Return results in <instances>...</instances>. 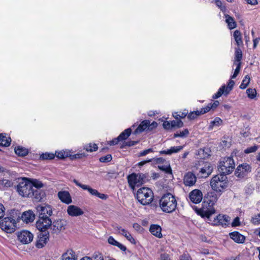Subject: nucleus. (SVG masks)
<instances>
[{"mask_svg": "<svg viewBox=\"0 0 260 260\" xmlns=\"http://www.w3.org/2000/svg\"><path fill=\"white\" fill-rule=\"evenodd\" d=\"M217 199V194L213 191L208 192L205 196L204 203L208 205L209 208H203L200 210L199 213L202 217L209 218L215 213V210L212 206L216 202Z\"/></svg>", "mask_w": 260, "mask_h": 260, "instance_id": "f257e3e1", "label": "nucleus"}, {"mask_svg": "<svg viewBox=\"0 0 260 260\" xmlns=\"http://www.w3.org/2000/svg\"><path fill=\"white\" fill-rule=\"evenodd\" d=\"M159 204L164 212L170 213L176 210L177 202L174 196L171 193H167L161 197Z\"/></svg>", "mask_w": 260, "mask_h": 260, "instance_id": "f03ea898", "label": "nucleus"}, {"mask_svg": "<svg viewBox=\"0 0 260 260\" xmlns=\"http://www.w3.org/2000/svg\"><path fill=\"white\" fill-rule=\"evenodd\" d=\"M153 192L148 187H142L139 189L136 193V198L142 205H147L153 200Z\"/></svg>", "mask_w": 260, "mask_h": 260, "instance_id": "7ed1b4c3", "label": "nucleus"}, {"mask_svg": "<svg viewBox=\"0 0 260 260\" xmlns=\"http://www.w3.org/2000/svg\"><path fill=\"white\" fill-rule=\"evenodd\" d=\"M17 191L23 197H29L32 192V183L27 178L19 179Z\"/></svg>", "mask_w": 260, "mask_h": 260, "instance_id": "20e7f679", "label": "nucleus"}, {"mask_svg": "<svg viewBox=\"0 0 260 260\" xmlns=\"http://www.w3.org/2000/svg\"><path fill=\"white\" fill-rule=\"evenodd\" d=\"M219 171L223 175L226 176L231 174L235 169V165L232 157H224L219 162Z\"/></svg>", "mask_w": 260, "mask_h": 260, "instance_id": "39448f33", "label": "nucleus"}, {"mask_svg": "<svg viewBox=\"0 0 260 260\" xmlns=\"http://www.w3.org/2000/svg\"><path fill=\"white\" fill-rule=\"evenodd\" d=\"M226 178L225 175L221 173L215 175L210 182L212 188L216 191H221L226 187Z\"/></svg>", "mask_w": 260, "mask_h": 260, "instance_id": "423d86ee", "label": "nucleus"}, {"mask_svg": "<svg viewBox=\"0 0 260 260\" xmlns=\"http://www.w3.org/2000/svg\"><path fill=\"white\" fill-rule=\"evenodd\" d=\"M146 176L143 174L133 173L127 176L129 186L134 190L136 186H139L145 182Z\"/></svg>", "mask_w": 260, "mask_h": 260, "instance_id": "0eeeda50", "label": "nucleus"}, {"mask_svg": "<svg viewBox=\"0 0 260 260\" xmlns=\"http://www.w3.org/2000/svg\"><path fill=\"white\" fill-rule=\"evenodd\" d=\"M157 125V123L155 121H153L152 123H150V121L148 120H143L135 130L134 134L137 135L140 134L145 131L149 132L152 131L155 129Z\"/></svg>", "mask_w": 260, "mask_h": 260, "instance_id": "6e6552de", "label": "nucleus"}, {"mask_svg": "<svg viewBox=\"0 0 260 260\" xmlns=\"http://www.w3.org/2000/svg\"><path fill=\"white\" fill-rule=\"evenodd\" d=\"M16 222L12 217H6L0 223V228L8 233H12L15 230Z\"/></svg>", "mask_w": 260, "mask_h": 260, "instance_id": "1a4fd4ad", "label": "nucleus"}, {"mask_svg": "<svg viewBox=\"0 0 260 260\" xmlns=\"http://www.w3.org/2000/svg\"><path fill=\"white\" fill-rule=\"evenodd\" d=\"M219 105L218 101H214L213 103H210L207 106L201 109V111H190L189 113L186 110H184L182 114H205L210 111H213Z\"/></svg>", "mask_w": 260, "mask_h": 260, "instance_id": "9d476101", "label": "nucleus"}, {"mask_svg": "<svg viewBox=\"0 0 260 260\" xmlns=\"http://www.w3.org/2000/svg\"><path fill=\"white\" fill-rule=\"evenodd\" d=\"M176 120L172 121L165 120L162 123L163 128L167 131H172L176 128H180L183 126V122L178 119L177 116H174Z\"/></svg>", "mask_w": 260, "mask_h": 260, "instance_id": "9b49d317", "label": "nucleus"}, {"mask_svg": "<svg viewBox=\"0 0 260 260\" xmlns=\"http://www.w3.org/2000/svg\"><path fill=\"white\" fill-rule=\"evenodd\" d=\"M52 221L49 217H39L36 222V227L40 232H46V231L50 228Z\"/></svg>", "mask_w": 260, "mask_h": 260, "instance_id": "f8f14e48", "label": "nucleus"}, {"mask_svg": "<svg viewBox=\"0 0 260 260\" xmlns=\"http://www.w3.org/2000/svg\"><path fill=\"white\" fill-rule=\"evenodd\" d=\"M17 237L19 241L24 244L30 243L34 238L32 234L26 230L22 231L18 233Z\"/></svg>", "mask_w": 260, "mask_h": 260, "instance_id": "ddd939ff", "label": "nucleus"}, {"mask_svg": "<svg viewBox=\"0 0 260 260\" xmlns=\"http://www.w3.org/2000/svg\"><path fill=\"white\" fill-rule=\"evenodd\" d=\"M251 172V167L246 164L238 166L235 172V175L238 178H242Z\"/></svg>", "mask_w": 260, "mask_h": 260, "instance_id": "4468645a", "label": "nucleus"}, {"mask_svg": "<svg viewBox=\"0 0 260 260\" xmlns=\"http://www.w3.org/2000/svg\"><path fill=\"white\" fill-rule=\"evenodd\" d=\"M66 222L62 219H58L54 220L51 223L50 229L54 233H58L62 230L65 229Z\"/></svg>", "mask_w": 260, "mask_h": 260, "instance_id": "2eb2a0df", "label": "nucleus"}, {"mask_svg": "<svg viewBox=\"0 0 260 260\" xmlns=\"http://www.w3.org/2000/svg\"><path fill=\"white\" fill-rule=\"evenodd\" d=\"M37 210L39 213V217L40 218L49 217L52 214V208L49 205L38 206Z\"/></svg>", "mask_w": 260, "mask_h": 260, "instance_id": "dca6fc26", "label": "nucleus"}, {"mask_svg": "<svg viewBox=\"0 0 260 260\" xmlns=\"http://www.w3.org/2000/svg\"><path fill=\"white\" fill-rule=\"evenodd\" d=\"M197 181L196 175L192 172L186 173L183 177V183L186 186H192L194 185Z\"/></svg>", "mask_w": 260, "mask_h": 260, "instance_id": "f3484780", "label": "nucleus"}, {"mask_svg": "<svg viewBox=\"0 0 260 260\" xmlns=\"http://www.w3.org/2000/svg\"><path fill=\"white\" fill-rule=\"evenodd\" d=\"M189 197L192 203L198 204L203 199V193L199 189H196L189 193Z\"/></svg>", "mask_w": 260, "mask_h": 260, "instance_id": "a211bd4d", "label": "nucleus"}, {"mask_svg": "<svg viewBox=\"0 0 260 260\" xmlns=\"http://www.w3.org/2000/svg\"><path fill=\"white\" fill-rule=\"evenodd\" d=\"M43 233L42 232L38 235V239L37 240L36 246L38 248H42L47 243V240L49 238L48 232H44Z\"/></svg>", "mask_w": 260, "mask_h": 260, "instance_id": "6ab92c4d", "label": "nucleus"}, {"mask_svg": "<svg viewBox=\"0 0 260 260\" xmlns=\"http://www.w3.org/2000/svg\"><path fill=\"white\" fill-rule=\"evenodd\" d=\"M68 214L71 216H78L83 214V210L75 205H70L67 209Z\"/></svg>", "mask_w": 260, "mask_h": 260, "instance_id": "aec40b11", "label": "nucleus"}, {"mask_svg": "<svg viewBox=\"0 0 260 260\" xmlns=\"http://www.w3.org/2000/svg\"><path fill=\"white\" fill-rule=\"evenodd\" d=\"M57 196L61 201L66 204H69L72 202L71 195L68 191H59Z\"/></svg>", "mask_w": 260, "mask_h": 260, "instance_id": "412c9836", "label": "nucleus"}, {"mask_svg": "<svg viewBox=\"0 0 260 260\" xmlns=\"http://www.w3.org/2000/svg\"><path fill=\"white\" fill-rule=\"evenodd\" d=\"M45 192L41 189H34L32 188V192L29 197H33L36 201H41L45 197Z\"/></svg>", "mask_w": 260, "mask_h": 260, "instance_id": "4be33fe9", "label": "nucleus"}, {"mask_svg": "<svg viewBox=\"0 0 260 260\" xmlns=\"http://www.w3.org/2000/svg\"><path fill=\"white\" fill-rule=\"evenodd\" d=\"M35 217L34 213L31 210L24 212L21 216L22 219L26 223L32 222L35 219Z\"/></svg>", "mask_w": 260, "mask_h": 260, "instance_id": "5701e85b", "label": "nucleus"}, {"mask_svg": "<svg viewBox=\"0 0 260 260\" xmlns=\"http://www.w3.org/2000/svg\"><path fill=\"white\" fill-rule=\"evenodd\" d=\"M150 232L154 236L161 238L162 237L161 228L157 224H152L150 227Z\"/></svg>", "mask_w": 260, "mask_h": 260, "instance_id": "b1692460", "label": "nucleus"}, {"mask_svg": "<svg viewBox=\"0 0 260 260\" xmlns=\"http://www.w3.org/2000/svg\"><path fill=\"white\" fill-rule=\"evenodd\" d=\"M230 238L235 242L242 243L244 242L245 237L238 232H234L230 234Z\"/></svg>", "mask_w": 260, "mask_h": 260, "instance_id": "393cba45", "label": "nucleus"}, {"mask_svg": "<svg viewBox=\"0 0 260 260\" xmlns=\"http://www.w3.org/2000/svg\"><path fill=\"white\" fill-rule=\"evenodd\" d=\"M216 219L218 220L219 224L223 226H228L230 222V217L227 215H221L219 214L217 216Z\"/></svg>", "mask_w": 260, "mask_h": 260, "instance_id": "a878e982", "label": "nucleus"}, {"mask_svg": "<svg viewBox=\"0 0 260 260\" xmlns=\"http://www.w3.org/2000/svg\"><path fill=\"white\" fill-rule=\"evenodd\" d=\"M11 138L6 134H0V146L7 147L10 145Z\"/></svg>", "mask_w": 260, "mask_h": 260, "instance_id": "bb28decb", "label": "nucleus"}, {"mask_svg": "<svg viewBox=\"0 0 260 260\" xmlns=\"http://www.w3.org/2000/svg\"><path fill=\"white\" fill-rule=\"evenodd\" d=\"M62 260H77L75 252L72 249L68 250L62 255Z\"/></svg>", "mask_w": 260, "mask_h": 260, "instance_id": "cd10ccee", "label": "nucleus"}, {"mask_svg": "<svg viewBox=\"0 0 260 260\" xmlns=\"http://www.w3.org/2000/svg\"><path fill=\"white\" fill-rule=\"evenodd\" d=\"M135 127L134 124L131 127L125 129L118 136V138L120 141L126 140L132 133V129Z\"/></svg>", "mask_w": 260, "mask_h": 260, "instance_id": "c85d7f7f", "label": "nucleus"}, {"mask_svg": "<svg viewBox=\"0 0 260 260\" xmlns=\"http://www.w3.org/2000/svg\"><path fill=\"white\" fill-rule=\"evenodd\" d=\"M225 22L228 24V27L230 29L235 28L237 26L236 22L234 18L229 15H225Z\"/></svg>", "mask_w": 260, "mask_h": 260, "instance_id": "c756f323", "label": "nucleus"}, {"mask_svg": "<svg viewBox=\"0 0 260 260\" xmlns=\"http://www.w3.org/2000/svg\"><path fill=\"white\" fill-rule=\"evenodd\" d=\"M242 58V53L241 50L239 48H236L235 51V59L234 64H238L239 63L241 64V60Z\"/></svg>", "mask_w": 260, "mask_h": 260, "instance_id": "7c9ffc66", "label": "nucleus"}, {"mask_svg": "<svg viewBox=\"0 0 260 260\" xmlns=\"http://www.w3.org/2000/svg\"><path fill=\"white\" fill-rule=\"evenodd\" d=\"M15 152L20 156H24L28 154V150L22 146H17L15 148Z\"/></svg>", "mask_w": 260, "mask_h": 260, "instance_id": "2f4dec72", "label": "nucleus"}, {"mask_svg": "<svg viewBox=\"0 0 260 260\" xmlns=\"http://www.w3.org/2000/svg\"><path fill=\"white\" fill-rule=\"evenodd\" d=\"M233 37L236 42V44L238 46H240L243 44L241 34L239 30H236L234 32Z\"/></svg>", "mask_w": 260, "mask_h": 260, "instance_id": "473e14b6", "label": "nucleus"}, {"mask_svg": "<svg viewBox=\"0 0 260 260\" xmlns=\"http://www.w3.org/2000/svg\"><path fill=\"white\" fill-rule=\"evenodd\" d=\"M212 172V168L209 165L205 166V167L201 169L200 173L202 174V177H208Z\"/></svg>", "mask_w": 260, "mask_h": 260, "instance_id": "72a5a7b5", "label": "nucleus"}, {"mask_svg": "<svg viewBox=\"0 0 260 260\" xmlns=\"http://www.w3.org/2000/svg\"><path fill=\"white\" fill-rule=\"evenodd\" d=\"M12 185V182L9 180H0V190H4L6 188L11 187Z\"/></svg>", "mask_w": 260, "mask_h": 260, "instance_id": "f704fd0d", "label": "nucleus"}, {"mask_svg": "<svg viewBox=\"0 0 260 260\" xmlns=\"http://www.w3.org/2000/svg\"><path fill=\"white\" fill-rule=\"evenodd\" d=\"M222 120L219 117H216L214 120L211 121L209 128L212 129L214 127H217L222 125Z\"/></svg>", "mask_w": 260, "mask_h": 260, "instance_id": "c9c22d12", "label": "nucleus"}, {"mask_svg": "<svg viewBox=\"0 0 260 260\" xmlns=\"http://www.w3.org/2000/svg\"><path fill=\"white\" fill-rule=\"evenodd\" d=\"M165 165H160L158 166L159 170L164 171L167 174H172V169L168 162H166Z\"/></svg>", "mask_w": 260, "mask_h": 260, "instance_id": "e433bc0d", "label": "nucleus"}, {"mask_svg": "<svg viewBox=\"0 0 260 260\" xmlns=\"http://www.w3.org/2000/svg\"><path fill=\"white\" fill-rule=\"evenodd\" d=\"M98 147L96 144L89 143L84 146V149L87 152L95 151L98 150Z\"/></svg>", "mask_w": 260, "mask_h": 260, "instance_id": "4c0bfd02", "label": "nucleus"}, {"mask_svg": "<svg viewBox=\"0 0 260 260\" xmlns=\"http://www.w3.org/2000/svg\"><path fill=\"white\" fill-rule=\"evenodd\" d=\"M189 134V131L188 129L185 128L182 131L177 132L176 133L174 134V138L181 137L184 138L186 137Z\"/></svg>", "mask_w": 260, "mask_h": 260, "instance_id": "58836bf2", "label": "nucleus"}, {"mask_svg": "<svg viewBox=\"0 0 260 260\" xmlns=\"http://www.w3.org/2000/svg\"><path fill=\"white\" fill-rule=\"evenodd\" d=\"M250 80V77L248 75L245 76L240 85V88L242 89H245L248 85Z\"/></svg>", "mask_w": 260, "mask_h": 260, "instance_id": "ea45409f", "label": "nucleus"}, {"mask_svg": "<svg viewBox=\"0 0 260 260\" xmlns=\"http://www.w3.org/2000/svg\"><path fill=\"white\" fill-rule=\"evenodd\" d=\"M55 155L56 157L60 159H64L69 155V152L67 151H56Z\"/></svg>", "mask_w": 260, "mask_h": 260, "instance_id": "a19ab883", "label": "nucleus"}, {"mask_svg": "<svg viewBox=\"0 0 260 260\" xmlns=\"http://www.w3.org/2000/svg\"><path fill=\"white\" fill-rule=\"evenodd\" d=\"M55 154H54L53 153H48L46 152L40 155V159L42 160H50L54 158Z\"/></svg>", "mask_w": 260, "mask_h": 260, "instance_id": "79ce46f5", "label": "nucleus"}, {"mask_svg": "<svg viewBox=\"0 0 260 260\" xmlns=\"http://www.w3.org/2000/svg\"><path fill=\"white\" fill-rule=\"evenodd\" d=\"M225 86L224 85L221 86L219 89H218V91L213 95L212 98L213 99H217L221 96L222 94H225Z\"/></svg>", "mask_w": 260, "mask_h": 260, "instance_id": "37998d69", "label": "nucleus"}, {"mask_svg": "<svg viewBox=\"0 0 260 260\" xmlns=\"http://www.w3.org/2000/svg\"><path fill=\"white\" fill-rule=\"evenodd\" d=\"M246 93L248 97L251 99H254L256 95V91L255 89L248 88L246 90Z\"/></svg>", "mask_w": 260, "mask_h": 260, "instance_id": "c03bdc74", "label": "nucleus"}, {"mask_svg": "<svg viewBox=\"0 0 260 260\" xmlns=\"http://www.w3.org/2000/svg\"><path fill=\"white\" fill-rule=\"evenodd\" d=\"M234 84H235V82L233 80H229V81L228 82V86L225 87V88L224 89L225 94L227 95L229 93V92L232 90Z\"/></svg>", "mask_w": 260, "mask_h": 260, "instance_id": "a18cd8bd", "label": "nucleus"}, {"mask_svg": "<svg viewBox=\"0 0 260 260\" xmlns=\"http://www.w3.org/2000/svg\"><path fill=\"white\" fill-rule=\"evenodd\" d=\"M83 189L87 190L91 195L96 196L98 191L96 189L92 188L89 186L86 185L83 186Z\"/></svg>", "mask_w": 260, "mask_h": 260, "instance_id": "49530a36", "label": "nucleus"}, {"mask_svg": "<svg viewBox=\"0 0 260 260\" xmlns=\"http://www.w3.org/2000/svg\"><path fill=\"white\" fill-rule=\"evenodd\" d=\"M183 147L182 146L171 147L169 148V150H170L171 155H172L173 153H176L179 152L180 151H181L183 149Z\"/></svg>", "mask_w": 260, "mask_h": 260, "instance_id": "de8ad7c7", "label": "nucleus"}, {"mask_svg": "<svg viewBox=\"0 0 260 260\" xmlns=\"http://www.w3.org/2000/svg\"><path fill=\"white\" fill-rule=\"evenodd\" d=\"M112 156L110 154H107L105 156H102L100 158V161L101 162H108L112 160Z\"/></svg>", "mask_w": 260, "mask_h": 260, "instance_id": "09e8293b", "label": "nucleus"}, {"mask_svg": "<svg viewBox=\"0 0 260 260\" xmlns=\"http://www.w3.org/2000/svg\"><path fill=\"white\" fill-rule=\"evenodd\" d=\"M32 187H35L36 189H40L41 188L43 187V184L40 181L35 180L32 182Z\"/></svg>", "mask_w": 260, "mask_h": 260, "instance_id": "8fccbe9b", "label": "nucleus"}, {"mask_svg": "<svg viewBox=\"0 0 260 260\" xmlns=\"http://www.w3.org/2000/svg\"><path fill=\"white\" fill-rule=\"evenodd\" d=\"M87 155L84 153H77L74 155H71V158L72 159H80L83 157H85Z\"/></svg>", "mask_w": 260, "mask_h": 260, "instance_id": "3c124183", "label": "nucleus"}, {"mask_svg": "<svg viewBox=\"0 0 260 260\" xmlns=\"http://www.w3.org/2000/svg\"><path fill=\"white\" fill-rule=\"evenodd\" d=\"M251 222L252 223L257 225L260 223V214H258L251 218Z\"/></svg>", "mask_w": 260, "mask_h": 260, "instance_id": "603ef678", "label": "nucleus"}, {"mask_svg": "<svg viewBox=\"0 0 260 260\" xmlns=\"http://www.w3.org/2000/svg\"><path fill=\"white\" fill-rule=\"evenodd\" d=\"M215 4L216 5L220 8L221 11H225L226 10V7L222 5V3L220 0H215Z\"/></svg>", "mask_w": 260, "mask_h": 260, "instance_id": "864d4df0", "label": "nucleus"}, {"mask_svg": "<svg viewBox=\"0 0 260 260\" xmlns=\"http://www.w3.org/2000/svg\"><path fill=\"white\" fill-rule=\"evenodd\" d=\"M108 243L114 245L116 246L119 243L117 241H116L112 236H110L108 239Z\"/></svg>", "mask_w": 260, "mask_h": 260, "instance_id": "5fc2aeb1", "label": "nucleus"}, {"mask_svg": "<svg viewBox=\"0 0 260 260\" xmlns=\"http://www.w3.org/2000/svg\"><path fill=\"white\" fill-rule=\"evenodd\" d=\"M125 237L131 243H133V244H135L136 243L135 239L132 237V236L129 233V232L128 233H127V234H125Z\"/></svg>", "mask_w": 260, "mask_h": 260, "instance_id": "6e6d98bb", "label": "nucleus"}, {"mask_svg": "<svg viewBox=\"0 0 260 260\" xmlns=\"http://www.w3.org/2000/svg\"><path fill=\"white\" fill-rule=\"evenodd\" d=\"M257 149V147L256 146H254L247 148L245 150L244 152L245 153H250L256 151Z\"/></svg>", "mask_w": 260, "mask_h": 260, "instance_id": "4d7b16f0", "label": "nucleus"}, {"mask_svg": "<svg viewBox=\"0 0 260 260\" xmlns=\"http://www.w3.org/2000/svg\"><path fill=\"white\" fill-rule=\"evenodd\" d=\"M153 150L151 148H149V149H146L143 151H141L140 153H139V156H145V155H146L147 154H148V153H150V152H153Z\"/></svg>", "mask_w": 260, "mask_h": 260, "instance_id": "13d9d810", "label": "nucleus"}, {"mask_svg": "<svg viewBox=\"0 0 260 260\" xmlns=\"http://www.w3.org/2000/svg\"><path fill=\"white\" fill-rule=\"evenodd\" d=\"M113 229L114 230V232L115 234H120L122 231L124 229H122L121 226L118 225H113Z\"/></svg>", "mask_w": 260, "mask_h": 260, "instance_id": "bf43d9fd", "label": "nucleus"}, {"mask_svg": "<svg viewBox=\"0 0 260 260\" xmlns=\"http://www.w3.org/2000/svg\"><path fill=\"white\" fill-rule=\"evenodd\" d=\"M154 159L156 163L158 164V165H162L163 164L167 162L166 160L162 157L156 158H154Z\"/></svg>", "mask_w": 260, "mask_h": 260, "instance_id": "052dcab7", "label": "nucleus"}, {"mask_svg": "<svg viewBox=\"0 0 260 260\" xmlns=\"http://www.w3.org/2000/svg\"><path fill=\"white\" fill-rule=\"evenodd\" d=\"M120 141L119 139H118V137L116 138H114L111 141H110L108 142V144L110 145H115L118 143V142Z\"/></svg>", "mask_w": 260, "mask_h": 260, "instance_id": "680f3d73", "label": "nucleus"}, {"mask_svg": "<svg viewBox=\"0 0 260 260\" xmlns=\"http://www.w3.org/2000/svg\"><path fill=\"white\" fill-rule=\"evenodd\" d=\"M5 212V208L4 205L0 203V219H1L4 215Z\"/></svg>", "mask_w": 260, "mask_h": 260, "instance_id": "e2e57ef3", "label": "nucleus"}, {"mask_svg": "<svg viewBox=\"0 0 260 260\" xmlns=\"http://www.w3.org/2000/svg\"><path fill=\"white\" fill-rule=\"evenodd\" d=\"M160 260H170L169 255L166 253L161 254Z\"/></svg>", "mask_w": 260, "mask_h": 260, "instance_id": "0e129e2a", "label": "nucleus"}, {"mask_svg": "<svg viewBox=\"0 0 260 260\" xmlns=\"http://www.w3.org/2000/svg\"><path fill=\"white\" fill-rule=\"evenodd\" d=\"M240 225L239 218L236 217L232 223V226H236Z\"/></svg>", "mask_w": 260, "mask_h": 260, "instance_id": "69168bd1", "label": "nucleus"}, {"mask_svg": "<svg viewBox=\"0 0 260 260\" xmlns=\"http://www.w3.org/2000/svg\"><path fill=\"white\" fill-rule=\"evenodd\" d=\"M98 253H95L93 255L92 258H91L88 256H85L81 258L80 260H95V258L96 256H98Z\"/></svg>", "mask_w": 260, "mask_h": 260, "instance_id": "338daca9", "label": "nucleus"}, {"mask_svg": "<svg viewBox=\"0 0 260 260\" xmlns=\"http://www.w3.org/2000/svg\"><path fill=\"white\" fill-rule=\"evenodd\" d=\"M179 260H191V259L188 254H184L181 256Z\"/></svg>", "mask_w": 260, "mask_h": 260, "instance_id": "774afa93", "label": "nucleus"}]
</instances>
